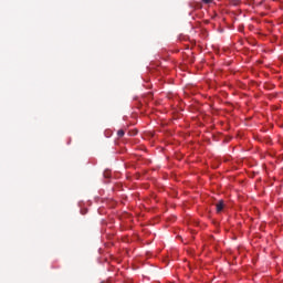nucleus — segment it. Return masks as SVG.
<instances>
[{
    "mask_svg": "<svg viewBox=\"0 0 283 283\" xmlns=\"http://www.w3.org/2000/svg\"><path fill=\"white\" fill-rule=\"evenodd\" d=\"M216 209H217V213H220L222 211V209H224V201L220 200L217 205H216Z\"/></svg>",
    "mask_w": 283,
    "mask_h": 283,
    "instance_id": "1",
    "label": "nucleus"
},
{
    "mask_svg": "<svg viewBox=\"0 0 283 283\" xmlns=\"http://www.w3.org/2000/svg\"><path fill=\"white\" fill-rule=\"evenodd\" d=\"M117 136H118L119 138H123V136H125V130L119 129V130L117 132Z\"/></svg>",
    "mask_w": 283,
    "mask_h": 283,
    "instance_id": "2",
    "label": "nucleus"
},
{
    "mask_svg": "<svg viewBox=\"0 0 283 283\" xmlns=\"http://www.w3.org/2000/svg\"><path fill=\"white\" fill-rule=\"evenodd\" d=\"M111 176H112V175H111L109 171L106 170V171L104 172V177H105V178H109Z\"/></svg>",
    "mask_w": 283,
    "mask_h": 283,
    "instance_id": "3",
    "label": "nucleus"
},
{
    "mask_svg": "<svg viewBox=\"0 0 283 283\" xmlns=\"http://www.w3.org/2000/svg\"><path fill=\"white\" fill-rule=\"evenodd\" d=\"M202 3H206V4L213 3V0H202Z\"/></svg>",
    "mask_w": 283,
    "mask_h": 283,
    "instance_id": "4",
    "label": "nucleus"
}]
</instances>
